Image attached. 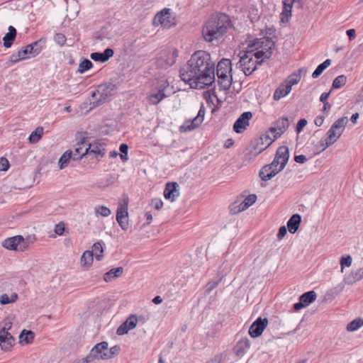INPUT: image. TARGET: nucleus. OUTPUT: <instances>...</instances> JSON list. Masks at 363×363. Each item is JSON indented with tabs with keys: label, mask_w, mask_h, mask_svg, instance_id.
<instances>
[{
	"label": "nucleus",
	"mask_w": 363,
	"mask_h": 363,
	"mask_svg": "<svg viewBox=\"0 0 363 363\" xmlns=\"http://www.w3.org/2000/svg\"><path fill=\"white\" fill-rule=\"evenodd\" d=\"M65 35L61 33H56L54 35V41L60 46H63L66 43Z\"/></svg>",
	"instance_id": "obj_45"
},
{
	"label": "nucleus",
	"mask_w": 363,
	"mask_h": 363,
	"mask_svg": "<svg viewBox=\"0 0 363 363\" xmlns=\"http://www.w3.org/2000/svg\"><path fill=\"white\" fill-rule=\"evenodd\" d=\"M9 160L2 157L0 158V171H6L9 168Z\"/></svg>",
	"instance_id": "obj_51"
},
{
	"label": "nucleus",
	"mask_w": 363,
	"mask_h": 363,
	"mask_svg": "<svg viewBox=\"0 0 363 363\" xmlns=\"http://www.w3.org/2000/svg\"><path fill=\"white\" fill-rule=\"evenodd\" d=\"M277 138L272 136V134L269 133V130L267 132L260 135L257 142L255 149L258 150L259 152H261L268 147Z\"/></svg>",
	"instance_id": "obj_16"
},
{
	"label": "nucleus",
	"mask_w": 363,
	"mask_h": 363,
	"mask_svg": "<svg viewBox=\"0 0 363 363\" xmlns=\"http://www.w3.org/2000/svg\"><path fill=\"white\" fill-rule=\"evenodd\" d=\"M178 187L179 186L176 182L167 183L164 190V196L165 199L174 201L176 198L179 196Z\"/></svg>",
	"instance_id": "obj_23"
},
{
	"label": "nucleus",
	"mask_w": 363,
	"mask_h": 363,
	"mask_svg": "<svg viewBox=\"0 0 363 363\" xmlns=\"http://www.w3.org/2000/svg\"><path fill=\"white\" fill-rule=\"evenodd\" d=\"M181 79L192 89H204L215 82V64L203 50L195 52L179 71Z\"/></svg>",
	"instance_id": "obj_1"
},
{
	"label": "nucleus",
	"mask_w": 363,
	"mask_h": 363,
	"mask_svg": "<svg viewBox=\"0 0 363 363\" xmlns=\"http://www.w3.org/2000/svg\"><path fill=\"white\" fill-rule=\"evenodd\" d=\"M65 231V224L64 223L61 222L58 224L55 225V233L57 234L58 235H62L64 233Z\"/></svg>",
	"instance_id": "obj_53"
},
{
	"label": "nucleus",
	"mask_w": 363,
	"mask_h": 363,
	"mask_svg": "<svg viewBox=\"0 0 363 363\" xmlns=\"http://www.w3.org/2000/svg\"><path fill=\"white\" fill-rule=\"evenodd\" d=\"M168 86L166 82L157 84L155 87L149 91L145 99L149 105H157L162 100L167 97L165 91Z\"/></svg>",
	"instance_id": "obj_8"
},
{
	"label": "nucleus",
	"mask_w": 363,
	"mask_h": 363,
	"mask_svg": "<svg viewBox=\"0 0 363 363\" xmlns=\"http://www.w3.org/2000/svg\"><path fill=\"white\" fill-rule=\"evenodd\" d=\"M347 122V117L345 116L341 117L334 122L330 128L326 133L327 137L325 140V143H320L323 147V150L326 149L339 139L343 133Z\"/></svg>",
	"instance_id": "obj_6"
},
{
	"label": "nucleus",
	"mask_w": 363,
	"mask_h": 363,
	"mask_svg": "<svg viewBox=\"0 0 363 363\" xmlns=\"http://www.w3.org/2000/svg\"><path fill=\"white\" fill-rule=\"evenodd\" d=\"M38 42L35 41L33 43H30L26 47L22 48L18 51V56L23 58V60L27 59L28 57V55H32L33 56H35L38 55L40 52L39 48H36L35 47L38 45Z\"/></svg>",
	"instance_id": "obj_20"
},
{
	"label": "nucleus",
	"mask_w": 363,
	"mask_h": 363,
	"mask_svg": "<svg viewBox=\"0 0 363 363\" xmlns=\"http://www.w3.org/2000/svg\"><path fill=\"white\" fill-rule=\"evenodd\" d=\"M346 33H347V35L348 36L350 40H352L355 38L356 35H355V30L354 29H353V28L348 29L346 31Z\"/></svg>",
	"instance_id": "obj_59"
},
{
	"label": "nucleus",
	"mask_w": 363,
	"mask_h": 363,
	"mask_svg": "<svg viewBox=\"0 0 363 363\" xmlns=\"http://www.w3.org/2000/svg\"><path fill=\"white\" fill-rule=\"evenodd\" d=\"M115 85L111 83L99 85L91 94L93 104L96 106L104 103L106 99L113 94Z\"/></svg>",
	"instance_id": "obj_7"
},
{
	"label": "nucleus",
	"mask_w": 363,
	"mask_h": 363,
	"mask_svg": "<svg viewBox=\"0 0 363 363\" xmlns=\"http://www.w3.org/2000/svg\"><path fill=\"white\" fill-rule=\"evenodd\" d=\"M170 9H163L162 11L158 12L153 20V23L155 25H163L164 26H167L169 23L170 18Z\"/></svg>",
	"instance_id": "obj_21"
},
{
	"label": "nucleus",
	"mask_w": 363,
	"mask_h": 363,
	"mask_svg": "<svg viewBox=\"0 0 363 363\" xmlns=\"http://www.w3.org/2000/svg\"><path fill=\"white\" fill-rule=\"evenodd\" d=\"M331 65V60L327 59L323 62L320 64L315 71L312 74V77L313 79L318 78L323 72V71L328 68Z\"/></svg>",
	"instance_id": "obj_31"
},
{
	"label": "nucleus",
	"mask_w": 363,
	"mask_h": 363,
	"mask_svg": "<svg viewBox=\"0 0 363 363\" xmlns=\"http://www.w3.org/2000/svg\"><path fill=\"white\" fill-rule=\"evenodd\" d=\"M205 115V108L202 104L196 117L192 120H186L180 126L179 130L181 132H189L197 127H199L203 121Z\"/></svg>",
	"instance_id": "obj_10"
},
{
	"label": "nucleus",
	"mask_w": 363,
	"mask_h": 363,
	"mask_svg": "<svg viewBox=\"0 0 363 363\" xmlns=\"http://www.w3.org/2000/svg\"><path fill=\"white\" fill-rule=\"evenodd\" d=\"M43 133V128H41V127L37 128L35 129V130L32 132V133L30 135L29 138H28L29 141L31 143H38L39 141V140L41 138Z\"/></svg>",
	"instance_id": "obj_36"
},
{
	"label": "nucleus",
	"mask_w": 363,
	"mask_h": 363,
	"mask_svg": "<svg viewBox=\"0 0 363 363\" xmlns=\"http://www.w3.org/2000/svg\"><path fill=\"white\" fill-rule=\"evenodd\" d=\"M345 283H340L335 286L329 289L325 294L323 301L325 303H330L339 294H340L345 289Z\"/></svg>",
	"instance_id": "obj_17"
},
{
	"label": "nucleus",
	"mask_w": 363,
	"mask_h": 363,
	"mask_svg": "<svg viewBox=\"0 0 363 363\" xmlns=\"http://www.w3.org/2000/svg\"><path fill=\"white\" fill-rule=\"evenodd\" d=\"M257 200V196L255 194H250L248 195L244 201L246 202L247 206H252L253 203H255Z\"/></svg>",
	"instance_id": "obj_54"
},
{
	"label": "nucleus",
	"mask_w": 363,
	"mask_h": 363,
	"mask_svg": "<svg viewBox=\"0 0 363 363\" xmlns=\"http://www.w3.org/2000/svg\"><path fill=\"white\" fill-rule=\"evenodd\" d=\"M79 146L76 147L74 150H72L73 154H77V155L81 156V158L89 153V150L91 147V145H89L86 147V145H84L85 149L83 150V147H81V145H79Z\"/></svg>",
	"instance_id": "obj_44"
},
{
	"label": "nucleus",
	"mask_w": 363,
	"mask_h": 363,
	"mask_svg": "<svg viewBox=\"0 0 363 363\" xmlns=\"http://www.w3.org/2000/svg\"><path fill=\"white\" fill-rule=\"evenodd\" d=\"M119 150H120L121 154L128 155V147L126 144H125V143L121 144V145L119 147Z\"/></svg>",
	"instance_id": "obj_63"
},
{
	"label": "nucleus",
	"mask_w": 363,
	"mask_h": 363,
	"mask_svg": "<svg viewBox=\"0 0 363 363\" xmlns=\"http://www.w3.org/2000/svg\"><path fill=\"white\" fill-rule=\"evenodd\" d=\"M287 228L290 233H295V214H293L288 220Z\"/></svg>",
	"instance_id": "obj_49"
},
{
	"label": "nucleus",
	"mask_w": 363,
	"mask_h": 363,
	"mask_svg": "<svg viewBox=\"0 0 363 363\" xmlns=\"http://www.w3.org/2000/svg\"><path fill=\"white\" fill-rule=\"evenodd\" d=\"M352 257L350 255H347L346 257H342L340 259V265H341V271H343L344 267H350L352 264Z\"/></svg>",
	"instance_id": "obj_46"
},
{
	"label": "nucleus",
	"mask_w": 363,
	"mask_h": 363,
	"mask_svg": "<svg viewBox=\"0 0 363 363\" xmlns=\"http://www.w3.org/2000/svg\"><path fill=\"white\" fill-rule=\"evenodd\" d=\"M268 324V319L259 317L250 327L249 334L252 337L260 336Z\"/></svg>",
	"instance_id": "obj_13"
},
{
	"label": "nucleus",
	"mask_w": 363,
	"mask_h": 363,
	"mask_svg": "<svg viewBox=\"0 0 363 363\" xmlns=\"http://www.w3.org/2000/svg\"><path fill=\"white\" fill-rule=\"evenodd\" d=\"M250 206H247L246 202L243 200L238 206L234 207L233 208H231V211L233 212V213H238L241 211H243L248 208Z\"/></svg>",
	"instance_id": "obj_47"
},
{
	"label": "nucleus",
	"mask_w": 363,
	"mask_h": 363,
	"mask_svg": "<svg viewBox=\"0 0 363 363\" xmlns=\"http://www.w3.org/2000/svg\"><path fill=\"white\" fill-rule=\"evenodd\" d=\"M231 26L229 16L225 13L212 15L203 26L202 35L206 42L221 38Z\"/></svg>",
	"instance_id": "obj_3"
},
{
	"label": "nucleus",
	"mask_w": 363,
	"mask_h": 363,
	"mask_svg": "<svg viewBox=\"0 0 363 363\" xmlns=\"http://www.w3.org/2000/svg\"><path fill=\"white\" fill-rule=\"evenodd\" d=\"M252 118V113L250 111L242 113L235 121L233 130L237 133H242L249 125V121Z\"/></svg>",
	"instance_id": "obj_14"
},
{
	"label": "nucleus",
	"mask_w": 363,
	"mask_h": 363,
	"mask_svg": "<svg viewBox=\"0 0 363 363\" xmlns=\"http://www.w3.org/2000/svg\"><path fill=\"white\" fill-rule=\"evenodd\" d=\"M317 294L314 291H309L303 294L296 303V311L306 308L316 299Z\"/></svg>",
	"instance_id": "obj_15"
},
{
	"label": "nucleus",
	"mask_w": 363,
	"mask_h": 363,
	"mask_svg": "<svg viewBox=\"0 0 363 363\" xmlns=\"http://www.w3.org/2000/svg\"><path fill=\"white\" fill-rule=\"evenodd\" d=\"M363 278V267L352 271L347 277L344 278L343 282L347 285H352L355 282L361 280Z\"/></svg>",
	"instance_id": "obj_26"
},
{
	"label": "nucleus",
	"mask_w": 363,
	"mask_h": 363,
	"mask_svg": "<svg viewBox=\"0 0 363 363\" xmlns=\"http://www.w3.org/2000/svg\"><path fill=\"white\" fill-rule=\"evenodd\" d=\"M307 160L308 158L303 155H296V163L303 164Z\"/></svg>",
	"instance_id": "obj_62"
},
{
	"label": "nucleus",
	"mask_w": 363,
	"mask_h": 363,
	"mask_svg": "<svg viewBox=\"0 0 363 363\" xmlns=\"http://www.w3.org/2000/svg\"><path fill=\"white\" fill-rule=\"evenodd\" d=\"M18 299V295L16 293H13L9 296L7 294H4L0 296V303L1 305H6L11 303H14Z\"/></svg>",
	"instance_id": "obj_37"
},
{
	"label": "nucleus",
	"mask_w": 363,
	"mask_h": 363,
	"mask_svg": "<svg viewBox=\"0 0 363 363\" xmlns=\"http://www.w3.org/2000/svg\"><path fill=\"white\" fill-rule=\"evenodd\" d=\"M4 327L1 331H0V346L4 350H9L13 345L14 339Z\"/></svg>",
	"instance_id": "obj_19"
},
{
	"label": "nucleus",
	"mask_w": 363,
	"mask_h": 363,
	"mask_svg": "<svg viewBox=\"0 0 363 363\" xmlns=\"http://www.w3.org/2000/svg\"><path fill=\"white\" fill-rule=\"evenodd\" d=\"M295 84V73L291 74L286 80L281 83L274 93V99L276 101L286 96Z\"/></svg>",
	"instance_id": "obj_11"
},
{
	"label": "nucleus",
	"mask_w": 363,
	"mask_h": 363,
	"mask_svg": "<svg viewBox=\"0 0 363 363\" xmlns=\"http://www.w3.org/2000/svg\"><path fill=\"white\" fill-rule=\"evenodd\" d=\"M128 217V201H125L124 203L118 205L116 211V220L123 230H127L129 228Z\"/></svg>",
	"instance_id": "obj_12"
},
{
	"label": "nucleus",
	"mask_w": 363,
	"mask_h": 363,
	"mask_svg": "<svg viewBox=\"0 0 363 363\" xmlns=\"http://www.w3.org/2000/svg\"><path fill=\"white\" fill-rule=\"evenodd\" d=\"M129 330L130 329H128V326L124 322L117 328L116 333L118 335H123L128 333Z\"/></svg>",
	"instance_id": "obj_52"
},
{
	"label": "nucleus",
	"mask_w": 363,
	"mask_h": 363,
	"mask_svg": "<svg viewBox=\"0 0 363 363\" xmlns=\"http://www.w3.org/2000/svg\"><path fill=\"white\" fill-rule=\"evenodd\" d=\"M221 278L210 281L206 286V293L209 294L220 283Z\"/></svg>",
	"instance_id": "obj_42"
},
{
	"label": "nucleus",
	"mask_w": 363,
	"mask_h": 363,
	"mask_svg": "<svg viewBox=\"0 0 363 363\" xmlns=\"http://www.w3.org/2000/svg\"><path fill=\"white\" fill-rule=\"evenodd\" d=\"M295 0H282L283 10L280 14L281 23L288 22L291 17L292 7Z\"/></svg>",
	"instance_id": "obj_22"
},
{
	"label": "nucleus",
	"mask_w": 363,
	"mask_h": 363,
	"mask_svg": "<svg viewBox=\"0 0 363 363\" xmlns=\"http://www.w3.org/2000/svg\"><path fill=\"white\" fill-rule=\"evenodd\" d=\"M274 45V42L267 37L250 40L246 50L240 52L239 67L246 76L250 75L264 60L271 57Z\"/></svg>",
	"instance_id": "obj_2"
},
{
	"label": "nucleus",
	"mask_w": 363,
	"mask_h": 363,
	"mask_svg": "<svg viewBox=\"0 0 363 363\" xmlns=\"http://www.w3.org/2000/svg\"><path fill=\"white\" fill-rule=\"evenodd\" d=\"M22 60H23V58L18 56V52L17 53H13L10 56V62L13 64L17 63Z\"/></svg>",
	"instance_id": "obj_57"
},
{
	"label": "nucleus",
	"mask_w": 363,
	"mask_h": 363,
	"mask_svg": "<svg viewBox=\"0 0 363 363\" xmlns=\"http://www.w3.org/2000/svg\"><path fill=\"white\" fill-rule=\"evenodd\" d=\"M28 239L21 235L8 238L2 242V246L9 250L23 252L28 247Z\"/></svg>",
	"instance_id": "obj_9"
},
{
	"label": "nucleus",
	"mask_w": 363,
	"mask_h": 363,
	"mask_svg": "<svg viewBox=\"0 0 363 363\" xmlns=\"http://www.w3.org/2000/svg\"><path fill=\"white\" fill-rule=\"evenodd\" d=\"M363 326V319L361 318H356L350 322L347 325V330L354 332Z\"/></svg>",
	"instance_id": "obj_32"
},
{
	"label": "nucleus",
	"mask_w": 363,
	"mask_h": 363,
	"mask_svg": "<svg viewBox=\"0 0 363 363\" xmlns=\"http://www.w3.org/2000/svg\"><path fill=\"white\" fill-rule=\"evenodd\" d=\"M231 72V62L228 59H222L217 65L216 74L218 76L228 75Z\"/></svg>",
	"instance_id": "obj_27"
},
{
	"label": "nucleus",
	"mask_w": 363,
	"mask_h": 363,
	"mask_svg": "<svg viewBox=\"0 0 363 363\" xmlns=\"http://www.w3.org/2000/svg\"><path fill=\"white\" fill-rule=\"evenodd\" d=\"M93 256H95L97 260H101L103 257V247L100 242L94 243L92 246Z\"/></svg>",
	"instance_id": "obj_38"
},
{
	"label": "nucleus",
	"mask_w": 363,
	"mask_h": 363,
	"mask_svg": "<svg viewBox=\"0 0 363 363\" xmlns=\"http://www.w3.org/2000/svg\"><path fill=\"white\" fill-rule=\"evenodd\" d=\"M307 121L305 118L300 119L296 123V132L300 133L303 128L306 125Z\"/></svg>",
	"instance_id": "obj_55"
},
{
	"label": "nucleus",
	"mask_w": 363,
	"mask_h": 363,
	"mask_svg": "<svg viewBox=\"0 0 363 363\" xmlns=\"http://www.w3.org/2000/svg\"><path fill=\"white\" fill-rule=\"evenodd\" d=\"M138 323V319L136 315H131L125 321V323L128 326V329L132 330L135 328Z\"/></svg>",
	"instance_id": "obj_43"
},
{
	"label": "nucleus",
	"mask_w": 363,
	"mask_h": 363,
	"mask_svg": "<svg viewBox=\"0 0 363 363\" xmlns=\"http://www.w3.org/2000/svg\"><path fill=\"white\" fill-rule=\"evenodd\" d=\"M231 78L229 77V75H225V76H218V82L223 89H228L231 84Z\"/></svg>",
	"instance_id": "obj_39"
},
{
	"label": "nucleus",
	"mask_w": 363,
	"mask_h": 363,
	"mask_svg": "<svg viewBox=\"0 0 363 363\" xmlns=\"http://www.w3.org/2000/svg\"><path fill=\"white\" fill-rule=\"evenodd\" d=\"M120 352V347L115 345L108 348L107 342L103 341L96 344L84 359L86 363H89L94 359H109L116 356Z\"/></svg>",
	"instance_id": "obj_5"
},
{
	"label": "nucleus",
	"mask_w": 363,
	"mask_h": 363,
	"mask_svg": "<svg viewBox=\"0 0 363 363\" xmlns=\"http://www.w3.org/2000/svg\"><path fill=\"white\" fill-rule=\"evenodd\" d=\"M91 146V147L89 150V152L94 153L96 155H100L101 157H103L104 155V149H101V147H99L97 145H89Z\"/></svg>",
	"instance_id": "obj_48"
},
{
	"label": "nucleus",
	"mask_w": 363,
	"mask_h": 363,
	"mask_svg": "<svg viewBox=\"0 0 363 363\" xmlns=\"http://www.w3.org/2000/svg\"><path fill=\"white\" fill-rule=\"evenodd\" d=\"M16 33L17 32L16 28L13 26H10L9 27V32L3 38L4 46L5 48H9L11 47L13 41L16 39Z\"/></svg>",
	"instance_id": "obj_29"
},
{
	"label": "nucleus",
	"mask_w": 363,
	"mask_h": 363,
	"mask_svg": "<svg viewBox=\"0 0 363 363\" xmlns=\"http://www.w3.org/2000/svg\"><path fill=\"white\" fill-rule=\"evenodd\" d=\"M287 233V228L286 226L282 225L279 228V232L277 234V238L279 240H281Z\"/></svg>",
	"instance_id": "obj_56"
},
{
	"label": "nucleus",
	"mask_w": 363,
	"mask_h": 363,
	"mask_svg": "<svg viewBox=\"0 0 363 363\" xmlns=\"http://www.w3.org/2000/svg\"><path fill=\"white\" fill-rule=\"evenodd\" d=\"M289 126V121L287 118H283L279 119L274 127H271L269 133L272 134L274 138H278Z\"/></svg>",
	"instance_id": "obj_18"
},
{
	"label": "nucleus",
	"mask_w": 363,
	"mask_h": 363,
	"mask_svg": "<svg viewBox=\"0 0 363 363\" xmlns=\"http://www.w3.org/2000/svg\"><path fill=\"white\" fill-rule=\"evenodd\" d=\"M333 90L330 89V91L328 92H323L320 96V101L322 102V103H325V102H328V97L330 96V94L331 93Z\"/></svg>",
	"instance_id": "obj_58"
},
{
	"label": "nucleus",
	"mask_w": 363,
	"mask_h": 363,
	"mask_svg": "<svg viewBox=\"0 0 363 363\" xmlns=\"http://www.w3.org/2000/svg\"><path fill=\"white\" fill-rule=\"evenodd\" d=\"M306 72H307V69H306V68H305V67H302V68H300V69H298V77H298V79H297V78H296V84L298 83V82H299V80H300L301 77L302 76H304V75L306 74ZM298 77V75L296 74V77Z\"/></svg>",
	"instance_id": "obj_61"
},
{
	"label": "nucleus",
	"mask_w": 363,
	"mask_h": 363,
	"mask_svg": "<svg viewBox=\"0 0 363 363\" xmlns=\"http://www.w3.org/2000/svg\"><path fill=\"white\" fill-rule=\"evenodd\" d=\"M150 206L156 210H160L163 206V202L160 199H153L151 200Z\"/></svg>",
	"instance_id": "obj_50"
},
{
	"label": "nucleus",
	"mask_w": 363,
	"mask_h": 363,
	"mask_svg": "<svg viewBox=\"0 0 363 363\" xmlns=\"http://www.w3.org/2000/svg\"><path fill=\"white\" fill-rule=\"evenodd\" d=\"M123 272L121 267L113 268L106 272L104 275V279L106 282L111 281L113 279L119 277Z\"/></svg>",
	"instance_id": "obj_30"
},
{
	"label": "nucleus",
	"mask_w": 363,
	"mask_h": 363,
	"mask_svg": "<svg viewBox=\"0 0 363 363\" xmlns=\"http://www.w3.org/2000/svg\"><path fill=\"white\" fill-rule=\"evenodd\" d=\"M114 54V51L111 48H106L103 52H95L90 55V57L95 62H106Z\"/></svg>",
	"instance_id": "obj_24"
},
{
	"label": "nucleus",
	"mask_w": 363,
	"mask_h": 363,
	"mask_svg": "<svg viewBox=\"0 0 363 363\" xmlns=\"http://www.w3.org/2000/svg\"><path fill=\"white\" fill-rule=\"evenodd\" d=\"M323 121H324V116H318L315 118L314 123L315 124V125L320 127L323 125Z\"/></svg>",
	"instance_id": "obj_60"
},
{
	"label": "nucleus",
	"mask_w": 363,
	"mask_h": 363,
	"mask_svg": "<svg viewBox=\"0 0 363 363\" xmlns=\"http://www.w3.org/2000/svg\"><path fill=\"white\" fill-rule=\"evenodd\" d=\"M347 82V77L346 76L342 74L339 75L337 77L335 78V79L333 82L332 88L331 89H340Z\"/></svg>",
	"instance_id": "obj_34"
},
{
	"label": "nucleus",
	"mask_w": 363,
	"mask_h": 363,
	"mask_svg": "<svg viewBox=\"0 0 363 363\" xmlns=\"http://www.w3.org/2000/svg\"><path fill=\"white\" fill-rule=\"evenodd\" d=\"M93 258V252L89 250L85 251L81 257L82 266L89 267L92 264Z\"/></svg>",
	"instance_id": "obj_33"
},
{
	"label": "nucleus",
	"mask_w": 363,
	"mask_h": 363,
	"mask_svg": "<svg viewBox=\"0 0 363 363\" xmlns=\"http://www.w3.org/2000/svg\"><path fill=\"white\" fill-rule=\"evenodd\" d=\"M93 66L92 62L88 59H84L79 65L77 72L82 74L90 69Z\"/></svg>",
	"instance_id": "obj_40"
},
{
	"label": "nucleus",
	"mask_w": 363,
	"mask_h": 363,
	"mask_svg": "<svg viewBox=\"0 0 363 363\" xmlns=\"http://www.w3.org/2000/svg\"><path fill=\"white\" fill-rule=\"evenodd\" d=\"M250 342L249 339L242 338L239 340L234 347V352L238 356H242L250 348Z\"/></svg>",
	"instance_id": "obj_28"
},
{
	"label": "nucleus",
	"mask_w": 363,
	"mask_h": 363,
	"mask_svg": "<svg viewBox=\"0 0 363 363\" xmlns=\"http://www.w3.org/2000/svg\"><path fill=\"white\" fill-rule=\"evenodd\" d=\"M221 357L220 356H216L211 361L207 363H220Z\"/></svg>",
	"instance_id": "obj_64"
},
{
	"label": "nucleus",
	"mask_w": 363,
	"mask_h": 363,
	"mask_svg": "<svg viewBox=\"0 0 363 363\" xmlns=\"http://www.w3.org/2000/svg\"><path fill=\"white\" fill-rule=\"evenodd\" d=\"M289 157V149L286 146L279 147L275 157L269 164L264 166L259 171V177L263 181H268L274 177L285 167Z\"/></svg>",
	"instance_id": "obj_4"
},
{
	"label": "nucleus",
	"mask_w": 363,
	"mask_h": 363,
	"mask_svg": "<svg viewBox=\"0 0 363 363\" xmlns=\"http://www.w3.org/2000/svg\"><path fill=\"white\" fill-rule=\"evenodd\" d=\"M77 160L81 159V156L77 154H73L72 150H67L60 158L58 164L60 169H64L67 166L70 160Z\"/></svg>",
	"instance_id": "obj_25"
},
{
	"label": "nucleus",
	"mask_w": 363,
	"mask_h": 363,
	"mask_svg": "<svg viewBox=\"0 0 363 363\" xmlns=\"http://www.w3.org/2000/svg\"><path fill=\"white\" fill-rule=\"evenodd\" d=\"M21 342H25L26 344H28L31 342L34 338V334L30 330H23L20 336Z\"/></svg>",
	"instance_id": "obj_35"
},
{
	"label": "nucleus",
	"mask_w": 363,
	"mask_h": 363,
	"mask_svg": "<svg viewBox=\"0 0 363 363\" xmlns=\"http://www.w3.org/2000/svg\"><path fill=\"white\" fill-rule=\"evenodd\" d=\"M94 211L96 213L99 214L104 217H108L111 213V210L105 206H96L94 208Z\"/></svg>",
	"instance_id": "obj_41"
}]
</instances>
